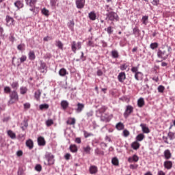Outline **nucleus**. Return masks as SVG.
<instances>
[{
  "label": "nucleus",
  "instance_id": "obj_57",
  "mask_svg": "<svg viewBox=\"0 0 175 175\" xmlns=\"http://www.w3.org/2000/svg\"><path fill=\"white\" fill-rule=\"evenodd\" d=\"M23 106H24V109H25L26 110H28V109L31 108V104L29 103H25Z\"/></svg>",
  "mask_w": 175,
  "mask_h": 175
},
{
  "label": "nucleus",
  "instance_id": "obj_56",
  "mask_svg": "<svg viewBox=\"0 0 175 175\" xmlns=\"http://www.w3.org/2000/svg\"><path fill=\"white\" fill-rule=\"evenodd\" d=\"M151 3L153 6H158L159 5V0H153Z\"/></svg>",
  "mask_w": 175,
  "mask_h": 175
},
{
  "label": "nucleus",
  "instance_id": "obj_16",
  "mask_svg": "<svg viewBox=\"0 0 175 175\" xmlns=\"http://www.w3.org/2000/svg\"><path fill=\"white\" fill-rule=\"evenodd\" d=\"M138 161H139V157L136 154H134L132 157H130L128 158V162H129V163H132L133 162H138Z\"/></svg>",
  "mask_w": 175,
  "mask_h": 175
},
{
  "label": "nucleus",
  "instance_id": "obj_59",
  "mask_svg": "<svg viewBox=\"0 0 175 175\" xmlns=\"http://www.w3.org/2000/svg\"><path fill=\"white\" fill-rule=\"evenodd\" d=\"M35 170H36L37 172H42V165H40V164L36 165Z\"/></svg>",
  "mask_w": 175,
  "mask_h": 175
},
{
  "label": "nucleus",
  "instance_id": "obj_42",
  "mask_svg": "<svg viewBox=\"0 0 175 175\" xmlns=\"http://www.w3.org/2000/svg\"><path fill=\"white\" fill-rule=\"evenodd\" d=\"M56 46L60 49V50H62L64 49V44H62V42L59 40H56L55 41Z\"/></svg>",
  "mask_w": 175,
  "mask_h": 175
},
{
  "label": "nucleus",
  "instance_id": "obj_55",
  "mask_svg": "<svg viewBox=\"0 0 175 175\" xmlns=\"http://www.w3.org/2000/svg\"><path fill=\"white\" fill-rule=\"evenodd\" d=\"M36 5L34 7H31V8L29 9L30 12H33V14L34 16H36L37 13L36 11Z\"/></svg>",
  "mask_w": 175,
  "mask_h": 175
},
{
  "label": "nucleus",
  "instance_id": "obj_7",
  "mask_svg": "<svg viewBox=\"0 0 175 175\" xmlns=\"http://www.w3.org/2000/svg\"><path fill=\"white\" fill-rule=\"evenodd\" d=\"M106 16L110 21H114V20H118V15L114 12H108Z\"/></svg>",
  "mask_w": 175,
  "mask_h": 175
},
{
  "label": "nucleus",
  "instance_id": "obj_13",
  "mask_svg": "<svg viewBox=\"0 0 175 175\" xmlns=\"http://www.w3.org/2000/svg\"><path fill=\"white\" fill-rule=\"evenodd\" d=\"M26 5L30 8H35L36 6V2L38 0H25Z\"/></svg>",
  "mask_w": 175,
  "mask_h": 175
},
{
  "label": "nucleus",
  "instance_id": "obj_25",
  "mask_svg": "<svg viewBox=\"0 0 175 175\" xmlns=\"http://www.w3.org/2000/svg\"><path fill=\"white\" fill-rule=\"evenodd\" d=\"M116 128L118 129V131H122L125 128V125H124V123L120 122L116 124Z\"/></svg>",
  "mask_w": 175,
  "mask_h": 175
},
{
  "label": "nucleus",
  "instance_id": "obj_51",
  "mask_svg": "<svg viewBox=\"0 0 175 175\" xmlns=\"http://www.w3.org/2000/svg\"><path fill=\"white\" fill-rule=\"evenodd\" d=\"M20 62L21 64H23V62H25L27 61V55H23L20 58Z\"/></svg>",
  "mask_w": 175,
  "mask_h": 175
},
{
  "label": "nucleus",
  "instance_id": "obj_60",
  "mask_svg": "<svg viewBox=\"0 0 175 175\" xmlns=\"http://www.w3.org/2000/svg\"><path fill=\"white\" fill-rule=\"evenodd\" d=\"M123 136L124 137H128V136H129V131L128 130H124L123 131Z\"/></svg>",
  "mask_w": 175,
  "mask_h": 175
},
{
  "label": "nucleus",
  "instance_id": "obj_9",
  "mask_svg": "<svg viewBox=\"0 0 175 175\" xmlns=\"http://www.w3.org/2000/svg\"><path fill=\"white\" fill-rule=\"evenodd\" d=\"M77 9H83L85 6V0H75Z\"/></svg>",
  "mask_w": 175,
  "mask_h": 175
},
{
  "label": "nucleus",
  "instance_id": "obj_8",
  "mask_svg": "<svg viewBox=\"0 0 175 175\" xmlns=\"http://www.w3.org/2000/svg\"><path fill=\"white\" fill-rule=\"evenodd\" d=\"M84 107H85V105L83 103H78L77 104V108H75V112L77 114L81 113L84 110Z\"/></svg>",
  "mask_w": 175,
  "mask_h": 175
},
{
  "label": "nucleus",
  "instance_id": "obj_35",
  "mask_svg": "<svg viewBox=\"0 0 175 175\" xmlns=\"http://www.w3.org/2000/svg\"><path fill=\"white\" fill-rule=\"evenodd\" d=\"M144 137H145L144 134L140 133L138 135H137L136 140L137 142H142V140L144 139Z\"/></svg>",
  "mask_w": 175,
  "mask_h": 175
},
{
  "label": "nucleus",
  "instance_id": "obj_34",
  "mask_svg": "<svg viewBox=\"0 0 175 175\" xmlns=\"http://www.w3.org/2000/svg\"><path fill=\"white\" fill-rule=\"evenodd\" d=\"M138 107H143L144 106V98H140L137 100Z\"/></svg>",
  "mask_w": 175,
  "mask_h": 175
},
{
  "label": "nucleus",
  "instance_id": "obj_46",
  "mask_svg": "<svg viewBox=\"0 0 175 175\" xmlns=\"http://www.w3.org/2000/svg\"><path fill=\"white\" fill-rule=\"evenodd\" d=\"M83 135L84 137L87 139L88 137H90L91 136H94V134L92 133H88L86 131H83Z\"/></svg>",
  "mask_w": 175,
  "mask_h": 175
},
{
  "label": "nucleus",
  "instance_id": "obj_28",
  "mask_svg": "<svg viewBox=\"0 0 175 175\" xmlns=\"http://www.w3.org/2000/svg\"><path fill=\"white\" fill-rule=\"evenodd\" d=\"M40 95H42V91H40V90L35 92L34 98L36 99V100H39V99H40Z\"/></svg>",
  "mask_w": 175,
  "mask_h": 175
},
{
  "label": "nucleus",
  "instance_id": "obj_36",
  "mask_svg": "<svg viewBox=\"0 0 175 175\" xmlns=\"http://www.w3.org/2000/svg\"><path fill=\"white\" fill-rule=\"evenodd\" d=\"M142 24L147 25L148 24V16H144L142 18Z\"/></svg>",
  "mask_w": 175,
  "mask_h": 175
},
{
  "label": "nucleus",
  "instance_id": "obj_12",
  "mask_svg": "<svg viewBox=\"0 0 175 175\" xmlns=\"http://www.w3.org/2000/svg\"><path fill=\"white\" fill-rule=\"evenodd\" d=\"M125 79H126V75L124 72H120L118 75V79L120 83H124Z\"/></svg>",
  "mask_w": 175,
  "mask_h": 175
},
{
  "label": "nucleus",
  "instance_id": "obj_15",
  "mask_svg": "<svg viewBox=\"0 0 175 175\" xmlns=\"http://www.w3.org/2000/svg\"><path fill=\"white\" fill-rule=\"evenodd\" d=\"M163 166L165 169L170 170V169L173 167V162H172L171 161H165L164 162Z\"/></svg>",
  "mask_w": 175,
  "mask_h": 175
},
{
  "label": "nucleus",
  "instance_id": "obj_22",
  "mask_svg": "<svg viewBox=\"0 0 175 175\" xmlns=\"http://www.w3.org/2000/svg\"><path fill=\"white\" fill-rule=\"evenodd\" d=\"M164 158L165 159H170L172 158V152L169 149L164 151Z\"/></svg>",
  "mask_w": 175,
  "mask_h": 175
},
{
  "label": "nucleus",
  "instance_id": "obj_45",
  "mask_svg": "<svg viewBox=\"0 0 175 175\" xmlns=\"http://www.w3.org/2000/svg\"><path fill=\"white\" fill-rule=\"evenodd\" d=\"M71 152H77V146L76 145L70 146Z\"/></svg>",
  "mask_w": 175,
  "mask_h": 175
},
{
  "label": "nucleus",
  "instance_id": "obj_58",
  "mask_svg": "<svg viewBox=\"0 0 175 175\" xmlns=\"http://www.w3.org/2000/svg\"><path fill=\"white\" fill-rule=\"evenodd\" d=\"M112 164L115 165L116 166H117V165H118V159H117V158H113L112 159Z\"/></svg>",
  "mask_w": 175,
  "mask_h": 175
},
{
  "label": "nucleus",
  "instance_id": "obj_11",
  "mask_svg": "<svg viewBox=\"0 0 175 175\" xmlns=\"http://www.w3.org/2000/svg\"><path fill=\"white\" fill-rule=\"evenodd\" d=\"M39 70L41 73H46V72H47V66L46 65V63L40 62Z\"/></svg>",
  "mask_w": 175,
  "mask_h": 175
},
{
  "label": "nucleus",
  "instance_id": "obj_2",
  "mask_svg": "<svg viewBox=\"0 0 175 175\" xmlns=\"http://www.w3.org/2000/svg\"><path fill=\"white\" fill-rule=\"evenodd\" d=\"M18 100V94L17 91L13 90L10 93V100L8 101V105H13Z\"/></svg>",
  "mask_w": 175,
  "mask_h": 175
},
{
  "label": "nucleus",
  "instance_id": "obj_29",
  "mask_svg": "<svg viewBox=\"0 0 175 175\" xmlns=\"http://www.w3.org/2000/svg\"><path fill=\"white\" fill-rule=\"evenodd\" d=\"M7 133L8 135V136L12 139H16V133H14V132H13L12 130H8L7 131Z\"/></svg>",
  "mask_w": 175,
  "mask_h": 175
},
{
  "label": "nucleus",
  "instance_id": "obj_24",
  "mask_svg": "<svg viewBox=\"0 0 175 175\" xmlns=\"http://www.w3.org/2000/svg\"><path fill=\"white\" fill-rule=\"evenodd\" d=\"M59 76H61L62 77H64L65 76H66V75H69V73L68 72V71L66 70V69L65 68H62L59 70Z\"/></svg>",
  "mask_w": 175,
  "mask_h": 175
},
{
  "label": "nucleus",
  "instance_id": "obj_21",
  "mask_svg": "<svg viewBox=\"0 0 175 175\" xmlns=\"http://www.w3.org/2000/svg\"><path fill=\"white\" fill-rule=\"evenodd\" d=\"M140 126H141L142 132H144V133H150V129H148V127H147V124H141Z\"/></svg>",
  "mask_w": 175,
  "mask_h": 175
},
{
  "label": "nucleus",
  "instance_id": "obj_41",
  "mask_svg": "<svg viewBox=\"0 0 175 175\" xmlns=\"http://www.w3.org/2000/svg\"><path fill=\"white\" fill-rule=\"evenodd\" d=\"M89 18H90V20H96V14H95V12H91L90 13H89Z\"/></svg>",
  "mask_w": 175,
  "mask_h": 175
},
{
  "label": "nucleus",
  "instance_id": "obj_64",
  "mask_svg": "<svg viewBox=\"0 0 175 175\" xmlns=\"http://www.w3.org/2000/svg\"><path fill=\"white\" fill-rule=\"evenodd\" d=\"M157 175H166V174L164 173L162 170H159L157 172Z\"/></svg>",
  "mask_w": 175,
  "mask_h": 175
},
{
  "label": "nucleus",
  "instance_id": "obj_30",
  "mask_svg": "<svg viewBox=\"0 0 175 175\" xmlns=\"http://www.w3.org/2000/svg\"><path fill=\"white\" fill-rule=\"evenodd\" d=\"M68 28H70V31H74L75 29V21H70L67 24Z\"/></svg>",
  "mask_w": 175,
  "mask_h": 175
},
{
  "label": "nucleus",
  "instance_id": "obj_4",
  "mask_svg": "<svg viewBox=\"0 0 175 175\" xmlns=\"http://www.w3.org/2000/svg\"><path fill=\"white\" fill-rule=\"evenodd\" d=\"M157 57L158 58H161L163 61H166L169 57V54L166 53V51H162L161 49H158L157 51Z\"/></svg>",
  "mask_w": 175,
  "mask_h": 175
},
{
  "label": "nucleus",
  "instance_id": "obj_18",
  "mask_svg": "<svg viewBox=\"0 0 175 175\" xmlns=\"http://www.w3.org/2000/svg\"><path fill=\"white\" fill-rule=\"evenodd\" d=\"M14 6L17 8V9H22V8H24V3L21 0H18L14 2Z\"/></svg>",
  "mask_w": 175,
  "mask_h": 175
},
{
  "label": "nucleus",
  "instance_id": "obj_53",
  "mask_svg": "<svg viewBox=\"0 0 175 175\" xmlns=\"http://www.w3.org/2000/svg\"><path fill=\"white\" fill-rule=\"evenodd\" d=\"M83 150L85 152H86V154H90V152H91V147H90V146L84 147Z\"/></svg>",
  "mask_w": 175,
  "mask_h": 175
},
{
  "label": "nucleus",
  "instance_id": "obj_47",
  "mask_svg": "<svg viewBox=\"0 0 175 175\" xmlns=\"http://www.w3.org/2000/svg\"><path fill=\"white\" fill-rule=\"evenodd\" d=\"M41 12L42 14H44V16H49L50 14L49 10L46 9L45 8H44Z\"/></svg>",
  "mask_w": 175,
  "mask_h": 175
},
{
  "label": "nucleus",
  "instance_id": "obj_5",
  "mask_svg": "<svg viewBox=\"0 0 175 175\" xmlns=\"http://www.w3.org/2000/svg\"><path fill=\"white\" fill-rule=\"evenodd\" d=\"M133 113V107L131 105H127L123 116L124 118H128Z\"/></svg>",
  "mask_w": 175,
  "mask_h": 175
},
{
  "label": "nucleus",
  "instance_id": "obj_26",
  "mask_svg": "<svg viewBox=\"0 0 175 175\" xmlns=\"http://www.w3.org/2000/svg\"><path fill=\"white\" fill-rule=\"evenodd\" d=\"M28 55H29V59H30V61H33L36 58V56L35 55V52L33 51H30L29 52Z\"/></svg>",
  "mask_w": 175,
  "mask_h": 175
},
{
  "label": "nucleus",
  "instance_id": "obj_63",
  "mask_svg": "<svg viewBox=\"0 0 175 175\" xmlns=\"http://www.w3.org/2000/svg\"><path fill=\"white\" fill-rule=\"evenodd\" d=\"M53 38L50 36H46L43 38L44 42H49V40H51Z\"/></svg>",
  "mask_w": 175,
  "mask_h": 175
},
{
  "label": "nucleus",
  "instance_id": "obj_17",
  "mask_svg": "<svg viewBox=\"0 0 175 175\" xmlns=\"http://www.w3.org/2000/svg\"><path fill=\"white\" fill-rule=\"evenodd\" d=\"M37 142L38 146H46V141L44 140V137L42 136L38 137Z\"/></svg>",
  "mask_w": 175,
  "mask_h": 175
},
{
  "label": "nucleus",
  "instance_id": "obj_23",
  "mask_svg": "<svg viewBox=\"0 0 175 175\" xmlns=\"http://www.w3.org/2000/svg\"><path fill=\"white\" fill-rule=\"evenodd\" d=\"M26 146L28 147L29 150H32V148H33V141L31 139H28L26 141Z\"/></svg>",
  "mask_w": 175,
  "mask_h": 175
},
{
  "label": "nucleus",
  "instance_id": "obj_54",
  "mask_svg": "<svg viewBox=\"0 0 175 175\" xmlns=\"http://www.w3.org/2000/svg\"><path fill=\"white\" fill-rule=\"evenodd\" d=\"M53 124H54V122L51 119L48 120L46 121V126H51V125H53Z\"/></svg>",
  "mask_w": 175,
  "mask_h": 175
},
{
  "label": "nucleus",
  "instance_id": "obj_10",
  "mask_svg": "<svg viewBox=\"0 0 175 175\" xmlns=\"http://www.w3.org/2000/svg\"><path fill=\"white\" fill-rule=\"evenodd\" d=\"M5 21L7 27H12V25H14V19L10 16H6Z\"/></svg>",
  "mask_w": 175,
  "mask_h": 175
},
{
  "label": "nucleus",
  "instance_id": "obj_20",
  "mask_svg": "<svg viewBox=\"0 0 175 175\" xmlns=\"http://www.w3.org/2000/svg\"><path fill=\"white\" fill-rule=\"evenodd\" d=\"M89 172L90 174H96V173H98V167L95 165H91Z\"/></svg>",
  "mask_w": 175,
  "mask_h": 175
},
{
  "label": "nucleus",
  "instance_id": "obj_31",
  "mask_svg": "<svg viewBox=\"0 0 175 175\" xmlns=\"http://www.w3.org/2000/svg\"><path fill=\"white\" fill-rule=\"evenodd\" d=\"M27 92H28V88L27 87L22 86L20 88V94L21 95H25Z\"/></svg>",
  "mask_w": 175,
  "mask_h": 175
},
{
  "label": "nucleus",
  "instance_id": "obj_48",
  "mask_svg": "<svg viewBox=\"0 0 175 175\" xmlns=\"http://www.w3.org/2000/svg\"><path fill=\"white\" fill-rule=\"evenodd\" d=\"M17 49L20 51H23L25 50V44H20L19 45H18Z\"/></svg>",
  "mask_w": 175,
  "mask_h": 175
},
{
  "label": "nucleus",
  "instance_id": "obj_62",
  "mask_svg": "<svg viewBox=\"0 0 175 175\" xmlns=\"http://www.w3.org/2000/svg\"><path fill=\"white\" fill-rule=\"evenodd\" d=\"M51 6H55L57 5V0H50Z\"/></svg>",
  "mask_w": 175,
  "mask_h": 175
},
{
  "label": "nucleus",
  "instance_id": "obj_50",
  "mask_svg": "<svg viewBox=\"0 0 175 175\" xmlns=\"http://www.w3.org/2000/svg\"><path fill=\"white\" fill-rule=\"evenodd\" d=\"M105 31H107L109 35H111V33H113V27H111V26H109L107 29H105Z\"/></svg>",
  "mask_w": 175,
  "mask_h": 175
},
{
  "label": "nucleus",
  "instance_id": "obj_27",
  "mask_svg": "<svg viewBox=\"0 0 175 175\" xmlns=\"http://www.w3.org/2000/svg\"><path fill=\"white\" fill-rule=\"evenodd\" d=\"M66 124H68V125H75V124H76V119L75 118H69Z\"/></svg>",
  "mask_w": 175,
  "mask_h": 175
},
{
  "label": "nucleus",
  "instance_id": "obj_44",
  "mask_svg": "<svg viewBox=\"0 0 175 175\" xmlns=\"http://www.w3.org/2000/svg\"><path fill=\"white\" fill-rule=\"evenodd\" d=\"M157 91L158 92H159L160 94H162L165 91V86L160 85H159V87L157 88Z\"/></svg>",
  "mask_w": 175,
  "mask_h": 175
},
{
  "label": "nucleus",
  "instance_id": "obj_14",
  "mask_svg": "<svg viewBox=\"0 0 175 175\" xmlns=\"http://www.w3.org/2000/svg\"><path fill=\"white\" fill-rule=\"evenodd\" d=\"M133 35H134L135 38H139L142 33L140 29H139V27H135L133 29Z\"/></svg>",
  "mask_w": 175,
  "mask_h": 175
},
{
  "label": "nucleus",
  "instance_id": "obj_6",
  "mask_svg": "<svg viewBox=\"0 0 175 175\" xmlns=\"http://www.w3.org/2000/svg\"><path fill=\"white\" fill-rule=\"evenodd\" d=\"M45 158L48 161V165H54V155L50 152H46Z\"/></svg>",
  "mask_w": 175,
  "mask_h": 175
},
{
  "label": "nucleus",
  "instance_id": "obj_43",
  "mask_svg": "<svg viewBox=\"0 0 175 175\" xmlns=\"http://www.w3.org/2000/svg\"><path fill=\"white\" fill-rule=\"evenodd\" d=\"M167 137L170 140H174L175 139V134L173 132H169L167 134Z\"/></svg>",
  "mask_w": 175,
  "mask_h": 175
},
{
  "label": "nucleus",
  "instance_id": "obj_52",
  "mask_svg": "<svg viewBox=\"0 0 175 175\" xmlns=\"http://www.w3.org/2000/svg\"><path fill=\"white\" fill-rule=\"evenodd\" d=\"M4 92H5V94H10V92H12V89L9 86H5L4 88Z\"/></svg>",
  "mask_w": 175,
  "mask_h": 175
},
{
  "label": "nucleus",
  "instance_id": "obj_33",
  "mask_svg": "<svg viewBox=\"0 0 175 175\" xmlns=\"http://www.w3.org/2000/svg\"><path fill=\"white\" fill-rule=\"evenodd\" d=\"M131 147L133 148V150H139L140 144H139L137 142H135L131 144Z\"/></svg>",
  "mask_w": 175,
  "mask_h": 175
},
{
  "label": "nucleus",
  "instance_id": "obj_61",
  "mask_svg": "<svg viewBox=\"0 0 175 175\" xmlns=\"http://www.w3.org/2000/svg\"><path fill=\"white\" fill-rule=\"evenodd\" d=\"M138 166L139 165L137 164H131L130 165V169H132L133 170H135V169L138 167Z\"/></svg>",
  "mask_w": 175,
  "mask_h": 175
},
{
  "label": "nucleus",
  "instance_id": "obj_37",
  "mask_svg": "<svg viewBox=\"0 0 175 175\" xmlns=\"http://www.w3.org/2000/svg\"><path fill=\"white\" fill-rule=\"evenodd\" d=\"M39 107L40 110H47V109H49L50 106L49 105V104H41L40 105Z\"/></svg>",
  "mask_w": 175,
  "mask_h": 175
},
{
  "label": "nucleus",
  "instance_id": "obj_38",
  "mask_svg": "<svg viewBox=\"0 0 175 175\" xmlns=\"http://www.w3.org/2000/svg\"><path fill=\"white\" fill-rule=\"evenodd\" d=\"M111 57L113 58H118L120 57V55L118 54V51L113 50L111 52Z\"/></svg>",
  "mask_w": 175,
  "mask_h": 175
},
{
  "label": "nucleus",
  "instance_id": "obj_49",
  "mask_svg": "<svg viewBox=\"0 0 175 175\" xmlns=\"http://www.w3.org/2000/svg\"><path fill=\"white\" fill-rule=\"evenodd\" d=\"M128 66H129V64H123L120 66V70H126Z\"/></svg>",
  "mask_w": 175,
  "mask_h": 175
},
{
  "label": "nucleus",
  "instance_id": "obj_32",
  "mask_svg": "<svg viewBox=\"0 0 175 175\" xmlns=\"http://www.w3.org/2000/svg\"><path fill=\"white\" fill-rule=\"evenodd\" d=\"M95 155H105V152L98 148L94 150Z\"/></svg>",
  "mask_w": 175,
  "mask_h": 175
},
{
  "label": "nucleus",
  "instance_id": "obj_40",
  "mask_svg": "<svg viewBox=\"0 0 175 175\" xmlns=\"http://www.w3.org/2000/svg\"><path fill=\"white\" fill-rule=\"evenodd\" d=\"M159 44L158 42H152L150 44V47L152 50H155V49H158Z\"/></svg>",
  "mask_w": 175,
  "mask_h": 175
},
{
  "label": "nucleus",
  "instance_id": "obj_19",
  "mask_svg": "<svg viewBox=\"0 0 175 175\" xmlns=\"http://www.w3.org/2000/svg\"><path fill=\"white\" fill-rule=\"evenodd\" d=\"M61 107H62L63 110H66V109L69 107V102H68L66 100H62Z\"/></svg>",
  "mask_w": 175,
  "mask_h": 175
},
{
  "label": "nucleus",
  "instance_id": "obj_39",
  "mask_svg": "<svg viewBox=\"0 0 175 175\" xmlns=\"http://www.w3.org/2000/svg\"><path fill=\"white\" fill-rule=\"evenodd\" d=\"M13 90H14V91H16V90H17V88H18V82L17 81H15V82H12L11 84H10Z\"/></svg>",
  "mask_w": 175,
  "mask_h": 175
},
{
  "label": "nucleus",
  "instance_id": "obj_3",
  "mask_svg": "<svg viewBox=\"0 0 175 175\" xmlns=\"http://www.w3.org/2000/svg\"><path fill=\"white\" fill-rule=\"evenodd\" d=\"M80 49H81V42H76V41L71 42V50L74 53V54H76V51Z\"/></svg>",
  "mask_w": 175,
  "mask_h": 175
},
{
  "label": "nucleus",
  "instance_id": "obj_1",
  "mask_svg": "<svg viewBox=\"0 0 175 175\" xmlns=\"http://www.w3.org/2000/svg\"><path fill=\"white\" fill-rule=\"evenodd\" d=\"M131 72L135 73L134 77L137 81L143 80V72L139 71V67H132Z\"/></svg>",
  "mask_w": 175,
  "mask_h": 175
}]
</instances>
